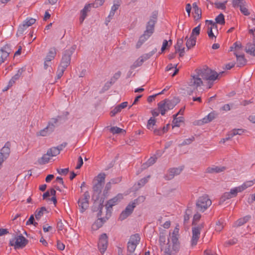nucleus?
Masks as SVG:
<instances>
[{"label": "nucleus", "mask_w": 255, "mask_h": 255, "mask_svg": "<svg viewBox=\"0 0 255 255\" xmlns=\"http://www.w3.org/2000/svg\"><path fill=\"white\" fill-rule=\"evenodd\" d=\"M51 157L50 156L48 153L47 152L46 154L43 155V156L38 159V162L40 164H45L47 163Z\"/></svg>", "instance_id": "nucleus-36"}, {"label": "nucleus", "mask_w": 255, "mask_h": 255, "mask_svg": "<svg viewBox=\"0 0 255 255\" xmlns=\"http://www.w3.org/2000/svg\"><path fill=\"white\" fill-rule=\"evenodd\" d=\"M215 118L214 113H210L207 116L203 118L201 121L198 122V124H207L211 122Z\"/></svg>", "instance_id": "nucleus-30"}, {"label": "nucleus", "mask_w": 255, "mask_h": 255, "mask_svg": "<svg viewBox=\"0 0 255 255\" xmlns=\"http://www.w3.org/2000/svg\"><path fill=\"white\" fill-rule=\"evenodd\" d=\"M216 24L223 25L225 23L224 15L223 13L219 14L215 18Z\"/></svg>", "instance_id": "nucleus-43"}, {"label": "nucleus", "mask_w": 255, "mask_h": 255, "mask_svg": "<svg viewBox=\"0 0 255 255\" xmlns=\"http://www.w3.org/2000/svg\"><path fill=\"white\" fill-rule=\"evenodd\" d=\"M177 64L173 65L172 64H169L167 66V67L166 68V71H168L171 70L173 68L175 69L173 73L172 74V77L174 76L178 73V72L179 71L178 69L177 68Z\"/></svg>", "instance_id": "nucleus-44"}, {"label": "nucleus", "mask_w": 255, "mask_h": 255, "mask_svg": "<svg viewBox=\"0 0 255 255\" xmlns=\"http://www.w3.org/2000/svg\"><path fill=\"white\" fill-rule=\"evenodd\" d=\"M27 28L28 27L26 24L23 22L22 24L19 26L17 32L20 34H22Z\"/></svg>", "instance_id": "nucleus-57"}, {"label": "nucleus", "mask_w": 255, "mask_h": 255, "mask_svg": "<svg viewBox=\"0 0 255 255\" xmlns=\"http://www.w3.org/2000/svg\"><path fill=\"white\" fill-rule=\"evenodd\" d=\"M246 1L244 0H232V5L234 7H240Z\"/></svg>", "instance_id": "nucleus-53"}, {"label": "nucleus", "mask_w": 255, "mask_h": 255, "mask_svg": "<svg viewBox=\"0 0 255 255\" xmlns=\"http://www.w3.org/2000/svg\"><path fill=\"white\" fill-rule=\"evenodd\" d=\"M47 152L50 157L56 156L60 153L59 149L56 147H52L49 148Z\"/></svg>", "instance_id": "nucleus-42"}, {"label": "nucleus", "mask_w": 255, "mask_h": 255, "mask_svg": "<svg viewBox=\"0 0 255 255\" xmlns=\"http://www.w3.org/2000/svg\"><path fill=\"white\" fill-rule=\"evenodd\" d=\"M123 198V194H118L114 198L108 200L106 203V207L107 211L111 212L113 206L117 205Z\"/></svg>", "instance_id": "nucleus-16"}, {"label": "nucleus", "mask_w": 255, "mask_h": 255, "mask_svg": "<svg viewBox=\"0 0 255 255\" xmlns=\"http://www.w3.org/2000/svg\"><path fill=\"white\" fill-rule=\"evenodd\" d=\"M201 217V215L199 213H196L194 215L193 221V225L195 226L196 225V222H197L200 220Z\"/></svg>", "instance_id": "nucleus-64"}, {"label": "nucleus", "mask_w": 255, "mask_h": 255, "mask_svg": "<svg viewBox=\"0 0 255 255\" xmlns=\"http://www.w3.org/2000/svg\"><path fill=\"white\" fill-rule=\"evenodd\" d=\"M56 55V49L55 47H52L47 53L44 59V68L47 69L51 65V61L53 60Z\"/></svg>", "instance_id": "nucleus-13"}, {"label": "nucleus", "mask_w": 255, "mask_h": 255, "mask_svg": "<svg viewBox=\"0 0 255 255\" xmlns=\"http://www.w3.org/2000/svg\"><path fill=\"white\" fill-rule=\"evenodd\" d=\"M120 5V3L118 1L117 3H114V5L112 6L110 13L106 19L107 25H108V22L110 21L111 19L114 16L115 13V11L119 8Z\"/></svg>", "instance_id": "nucleus-22"}, {"label": "nucleus", "mask_w": 255, "mask_h": 255, "mask_svg": "<svg viewBox=\"0 0 255 255\" xmlns=\"http://www.w3.org/2000/svg\"><path fill=\"white\" fill-rule=\"evenodd\" d=\"M244 132V130L242 129H234L231 131L229 134L228 137H227L225 138H223L221 140V141L223 142H225L226 141L229 140V139L231 138L233 136L236 135H241Z\"/></svg>", "instance_id": "nucleus-20"}, {"label": "nucleus", "mask_w": 255, "mask_h": 255, "mask_svg": "<svg viewBox=\"0 0 255 255\" xmlns=\"http://www.w3.org/2000/svg\"><path fill=\"white\" fill-rule=\"evenodd\" d=\"M201 77L199 75V73L197 70L196 74L191 76L188 82V86L194 90H196L198 87L202 85L203 81Z\"/></svg>", "instance_id": "nucleus-7"}, {"label": "nucleus", "mask_w": 255, "mask_h": 255, "mask_svg": "<svg viewBox=\"0 0 255 255\" xmlns=\"http://www.w3.org/2000/svg\"><path fill=\"white\" fill-rule=\"evenodd\" d=\"M154 30L146 27V30L143 34L141 35L136 44V47L139 48L153 34Z\"/></svg>", "instance_id": "nucleus-15"}, {"label": "nucleus", "mask_w": 255, "mask_h": 255, "mask_svg": "<svg viewBox=\"0 0 255 255\" xmlns=\"http://www.w3.org/2000/svg\"><path fill=\"white\" fill-rule=\"evenodd\" d=\"M10 152V143L7 142L1 149L0 154H1V156L4 157L5 159H6L9 156Z\"/></svg>", "instance_id": "nucleus-23"}, {"label": "nucleus", "mask_w": 255, "mask_h": 255, "mask_svg": "<svg viewBox=\"0 0 255 255\" xmlns=\"http://www.w3.org/2000/svg\"><path fill=\"white\" fill-rule=\"evenodd\" d=\"M183 38L178 39L176 44L174 46L175 50L178 48L184 47L183 46Z\"/></svg>", "instance_id": "nucleus-58"}, {"label": "nucleus", "mask_w": 255, "mask_h": 255, "mask_svg": "<svg viewBox=\"0 0 255 255\" xmlns=\"http://www.w3.org/2000/svg\"><path fill=\"white\" fill-rule=\"evenodd\" d=\"M46 212L47 209L45 207H42L40 208L37 209L35 212V218L37 220H39L44 214Z\"/></svg>", "instance_id": "nucleus-34"}, {"label": "nucleus", "mask_w": 255, "mask_h": 255, "mask_svg": "<svg viewBox=\"0 0 255 255\" xmlns=\"http://www.w3.org/2000/svg\"><path fill=\"white\" fill-rule=\"evenodd\" d=\"M212 204L211 200L207 195L199 198L196 202V207L198 211L204 212Z\"/></svg>", "instance_id": "nucleus-4"}, {"label": "nucleus", "mask_w": 255, "mask_h": 255, "mask_svg": "<svg viewBox=\"0 0 255 255\" xmlns=\"http://www.w3.org/2000/svg\"><path fill=\"white\" fill-rule=\"evenodd\" d=\"M123 129L117 127H112L110 128V131L113 134L119 133L122 131Z\"/></svg>", "instance_id": "nucleus-61"}, {"label": "nucleus", "mask_w": 255, "mask_h": 255, "mask_svg": "<svg viewBox=\"0 0 255 255\" xmlns=\"http://www.w3.org/2000/svg\"><path fill=\"white\" fill-rule=\"evenodd\" d=\"M104 184L96 182L93 187L94 192L95 193L99 194L101 192L103 188Z\"/></svg>", "instance_id": "nucleus-39"}, {"label": "nucleus", "mask_w": 255, "mask_h": 255, "mask_svg": "<svg viewBox=\"0 0 255 255\" xmlns=\"http://www.w3.org/2000/svg\"><path fill=\"white\" fill-rule=\"evenodd\" d=\"M183 170L182 167L170 168L166 176L167 179H171L174 176L179 174Z\"/></svg>", "instance_id": "nucleus-19"}, {"label": "nucleus", "mask_w": 255, "mask_h": 255, "mask_svg": "<svg viewBox=\"0 0 255 255\" xmlns=\"http://www.w3.org/2000/svg\"><path fill=\"white\" fill-rule=\"evenodd\" d=\"M241 12L245 15L248 16L250 14L248 8L246 7V2H245L243 4L241 5L239 7Z\"/></svg>", "instance_id": "nucleus-48"}, {"label": "nucleus", "mask_w": 255, "mask_h": 255, "mask_svg": "<svg viewBox=\"0 0 255 255\" xmlns=\"http://www.w3.org/2000/svg\"><path fill=\"white\" fill-rule=\"evenodd\" d=\"M156 52V49L154 48L151 52L142 55L133 62L132 65H131L130 69H134L140 67L142 65L144 62L149 59Z\"/></svg>", "instance_id": "nucleus-8"}, {"label": "nucleus", "mask_w": 255, "mask_h": 255, "mask_svg": "<svg viewBox=\"0 0 255 255\" xmlns=\"http://www.w3.org/2000/svg\"><path fill=\"white\" fill-rule=\"evenodd\" d=\"M137 203V199H136L134 200V201L132 203L128 204L125 210H124L120 214L119 219L122 221L129 216L133 211V209L135 207Z\"/></svg>", "instance_id": "nucleus-11"}, {"label": "nucleus", "mask_w": 255, "mask_h": 255, "mask_svg": "<svg viewBox=\"0 0 255 255\" xmlns=\"http://www.w3.org/2000/svg\"><path fill=\"white\" fill-rule=\"evenodd\" d=\"M254 184H255V180L247 181L241 186L237 187L238 191H239L240 192H241L248 187L252 186Z\"/></svg>", "instance_id": "nucleus-28"}, {"label": "nucleus", "mask_w": 255, "mask_h": 255, "mask_svg": "<svg viewBox=\"0 0 255 255\" xmlns=\"http://www.w3.org/2000/svg\"><path fill=\"white\" fill-rule=\"evenodd\" d=\"M225 169L226 167L225 166L213 165L212 166L208 167L206 169V172L209 173H218L225 171Z\"/></svg>", "instance_id": "nucleus-18"}, {"label": "nucleus", "mask_w": 255, "mask_h": 255, "mask_svg": "<svg viewBox=\"0 0 255 255\" xmlns=\"http://www.w3.org/2000/svg\"><path fill=\"white\" fill-rule=\"evenodd\" d=\"M195 139L194 136H192L190 138L185 139L181 143V145H185L190 144L192 141H193Z\"/></svg>", "instance_id": "nucleus-60"}, {"label": "nucleus", "mask_w": 255, "mask_h": 255, "mask_svg": "<svg viewBox=\"0 0 255 255\" xmlns=\"http://www.w3.org/2000/svg\"><path fill=\"white\" fill-rule=\"evenodd\" d=\"M156 120L154 117H151L148 121L146 128L147 129L152 130L154 129V126L155 125Z\"/></svg>", "instance_id": "nucleus-40"}, {"label": "nucleus", "mask_w": 255, "mask_h": 255, "mask_svg": "<svg viewBox=\"0 0 255 255\" xmlns=\"http://www.w3.org/2000/svg\"><path fill=\"white\" fill-rule=\"evenodd\" d=\"M108 245V237L106 234H102L99 239L98 244V249L101 254H103L107 250Z\"/></svg>", "instance_id": "nucleus-12"}, {"label": "nucleus", "mask_w": 255, "mask_h": 255, "mask_svg": "<svg viewBox=\"0 0 255 255\" xmlns=\"http://www.w3.org/2000/svg\"><path fill=\"white\" fill-rule=\"evenodd\" d=\"M140 240V237L139 234H136L130 236L129 240L128 243L127 255H134V252L139 244Z\"/></svg>", "instance_id": "nucleus-3"}, {"label": "nucleus", "mask_w": 255, "mask_h": 255, "mask_svg": "<svg viewBox=\"0 0 255 255\" xmlns=\"http://www.w3.org/2000/svg\"><path fill=\"white\" fill-rule=\"evenodd\" d=\"M186 40V46L188 49L194 46L196 42V37H193V36H190L189 38L188 36L185 37Z\"/></svg>", "instance_id": "nucleus-29"}, {"label": "nucleus", "mask_w": 255, "mask_h": 255, "mask_svg": "<svg viewBox=\"0 0 255 255\" xmlns=\"http://www.w3.org/2000/svg\"><path fill=\"white\" fill-rule=\"evenodd\" d=\"M105 1V0H95V2L93 3H91V6L94 7H98L102 5Z\"/></svg>", "instance_id": "nucleus-56"}, {"label": "nucleus", "mask_w": 255, "mask_h": 255, "mask_svg": "<svg viewBox=\"0 0 255 255\" xmlns=\"http://www.w3.org/2000/svg\"><path fill=\"white\" fill-rule=\"evenodd\" d=\"M193 5L195 13V18L197 20L200 19L201 17V10L197 6L195 3H193Z\"/></svg>", "instance_id": "nucleus-45"}, {"label": "nucleus", "mask_w": 255, "mask_h": 255, "mask_svg": "<svg viewBox=\"0 0 255 255\" xmlns=\"http://www.w3.org/2000/svg\"><path fill=\"white\" fill-rule=\"evenodd\" d=\"M234 54L236 57L237 64L239 67H242L246 64L247 60L244 54H239L237 52H235Z\"/></svg>", "instance_id": "nucleus-21"}, {"label": "nucleus", "mask_w": 255, "mask_h": 255, "mask_svg": "<svg viewBox=\"0 0 255 255\" xmlns=\"http://www.w3.org/2000/svg\"><path fill=\"white\" fill-rule=\"evenodd\" d=\"M72 53L73 51L72 50L69 49L65 50L62 56L60 64L58 67L66 70L70 63L71 56Z\"/></svg>", "instance_id": "nucleus-10"}, {"label": "nucleus", "mask_w": 255, "mask_h": 255, "mask_svg": "<svg viewBox=\"0 0 255 255\" xmlns=\"http://www.w3.org/2000/svg\"><path fill=\"white\" fill-rule=\"evenodd\" d=\"M156 159L157 158L155 156L151 157L145 163L143 164L142 165V168L145 169L147 167L152 165L155 162Z\"/></svg>", "instance_id": "nucleus-37"}, {"label": "nucleus", "mask_w": 255, "mask_h": 255, "mask_svg": "<svg viewBox=\"0 0 255 255\" xmlns=\"http://www.w3.org/2000/svg\"><path fill=\"white\" fill-rule=\"evenodd\" d=\"M51 132H50L49 131V129L47 128V127L43 129L40 130L38 133H37L38 135H40L42 136H47Z\"/></svg>", "instance_id": "nucleus-54"}, {"label": "nucleus", "mask_w": 255, "mask_h": 255, "mask_svg": "<svg viewBox=\"0 0 255 255\" xmlns=\"http://www.w3.org/2000/svg\"><path fill=\"white\" fill-rule=\"evenodd\" d=\"M242 46L241 43L237 41L234 43L233 45L230 47V51L235 50V52L238 53V51L242 49Z\"/></svg>", "instance_id": "nucleus-46"}, {"label": "nucleus", "mask_w": 255, "mask_h": 255, "mask_svg": "<svg viewBox=\"0 0 255 255\" xmlns=\"http://www.w3.org/2000/svg\"><path fill=\"white\" fill-rule=\"evenodd\" d=\"M204 227L203 223L197 225L192 228V238L190 241L191 246L193 247L197 245L200 237L201 231Z\"/></svg>", "instance_id": "nucleus-6"}, {"label": "nucleus", "mask_w": 255, "mask_h": 255, "mask_svg": "<svg viewBox=\"0 0 255 255\" xmlns=\"http://www.w3.org/2000/svg\"><path fill=\"white\" fill-rule=\"evenodd\" d=\"M23 72L22 69H19L17 73L11 78V79L9 80L8 84V87H10L12 86V85L17 81L21 76L22 73Z\"/></svg>", "instance_id": "nucleus-26"}, {"label": "nucleus", "mask_w": 255, "mask_h": 255, "mask_svg": "<svg viewBox=\"0 0 255 255\" xmlns=\"http://www.w3.org/2000/svg\"><path fill=\"white\" fill-rule=\"evenodd\" d=\"M173 123L174 127H179L180 126V123L183 122V117H179L178 118H177V117H173Z\"/></svg>", "instance_id": "nucleus-49"}, {"label": "nucleus", "mask_w": 255, "mask_h": 255, "mask_svg": "<svg viewBox=\"0 0 255 255\" xmlns=\"http://www.w3.org/2000/svg\"><path fill=\"white\" fill-rule=\"evenodd\" d=\"M88 196L85 194V197L79 199L78 205L81 213L84 212L89 207Z\"/></svg>", "instance_id": "nucleus-17"}, {"label": "nucleus", "mask_w": 255, "mask_h": 255, "mask_svg": "<svg viewBox=\"0 0 255 255\" xmlns=\"http://www.w3.org/2000/svg\"><path fill=\"white\" fill-rule=\"evenodd\" d=\"M227 3V1H225L224 2H221L219 1H216L214 3L216 7L218 9H226V4Z\"/></svg>", "instance_id": "nucleus-51"}, {"label": "nucleus", "mask_w": 255, "mask_h": 255, "mask_svg": "<svg viewBox=\"0 0 255 255\" xmlns=\"http://www.w3.org/2000/svg\"><path fill=\"white\" fill-rule=\"evenodd\" d=\"M26 239L22 235L16 236L9 241L10 246H13L15 249L22 248L26 245Z\"/></svg>", "instance_id": "nucleus-9"}, {"label": "nucleus", "mask_w": 255, "mask_h": 255, "mask_svg": "<svg viewBox=\"0 0 255 255\" xmlns=\"http://www.w3.org/2000/svg\"><path fill=\"white\" fill-rule=\"evenodd\" d=\"M36 20L32 18H27L23 22H24L28 27L35 22Z\"/></svg>", "instance_id": "nucleus-55"}, {"label": "nucleus", "mask_w": 255, "mask_h": 255, "mask_svg": "<svg viewBox=\"0 0 255 255\" xmlns=\"http://www.w3.org/2000/svg\"><path fill=\"white\" fill-rule=\"evenodd\" d=\"M199 73V75L202 79L209 81H214L218 79V76L221 73L218 74L216 71L211 70L209 68H204L201 69L197 70Z\"/></svg>", "instance_id": "nucleus-2"}, {"label": "nucleus", "mask_w": 255, "mask_h": 255, "mask_svg": "<svg viewBox=\"0 0 255 255\" xmlns=\"http://www.w3.org/2000/svg\"><path fill=\"white\" fill-rule=\"evenodd\" d=\"M58 122V119L56 118H52L48 122L47 126V128L49 129L50 132H52L54 131L56 125Z\"/></svg>", "instance_id": "nucleus-33"}, {"label": "nucleus", "mask_w": 255, "mask_h": 255, "mask_svg": "<svg viewBox=\"0 0 255 255\" xmlns=\"http://www.w3.org/2000/svg\"><path fill=\"white\" fill-rule=\"evenodd\" d=\"M150 176H147L146 177H144L141 179L138 182V185L139 186H143L147 182L148 179L149 178Z\"/></svg>", "instance_id": "nucleus-62"}, {"label": "nucleus", "mask_w": 255, "mask_h": 255, "mask_svg": "<svg viewBox=\"0 0 255 255\" xmlns=\"http://www.w3.org/2000/svg\"><path fill=\"white\" fill-rule=\"evenodd\" d=\"M9 53L1 49L0 50V65L4 62L6 58L8 56Z\"/></svg>", "instance_id": "nucleus-41"}, {"label": "nucleus", "mask_w": 255, "mask_h": 255, "mask_svg": "<svg viewBox=\"0 0 255 255\" xmlns=\"http://www.w3.org/2000/svg\"><path fill=\"white\" fill-rule=\"evenodd\" d=\"M157 14L156 13H153L151 16L149 20L147 23L146 26L150 29H152L154 31V25L156 21Z\"/></svg>", "instance_id": "nucleus-31"}, {"label": "nucleus", "mask_w": 255, "mask_h": 255, "mask_svg": "<svg viewBox=\"0 0 255 255\" xmlns=\"http://www.w3.org/2000/svg\"><path fill=\"white\" fill-rule=\"evenodd\" d=\"M153 130L155 135H161L165 133L167 131V129H166V130H165V127H163L162 128L153 129Z\"/></svg>", "instance_id": "nucleus-47"}, {"label": "nucleus", "mask_w": 255, "mask_h": 255, "mask_svg": "<svg viewBox=\"0 0 255 255\" xmlns=\"http://www.w3.org/2000/svg\"><path fill=\"white\" fill-rule=\"evenodd\" d=\"M206 24L207 25H208V27H212V28H217V26L215 22H214L213 20H206Z\"/></svg>", "instance_id": "nucleus-63"}, {"label": "nucleus", "mask_w": 255, "mask_h": 255, "mask_svg": "<svg viewBox=\"0 0 255 255\" xmlns=\"http://www.w3.org/2000/svg\"><path fill=\"white\" fill-rule=\"evenodd\" d=\"M65 71V69L58 67L57 71L56 79H60L63 76L64 72Z\"/></svg>", "instance_id": "nucleus-59"}, {"label": "nucleus", "mask_w": 255, "mask_h": 255, "mask_svg": "<svg viewBox=\"0 0 255 255\" xmlns=\"http://www.w3.org/2000/svg\"><path fill=\"white\" fill-rule=\"evenodd\" d=\"M176 104L172 100L165 99L158 104V108L161 115L164 116L168 110L173 109Z\"/></svg>", "instance_id": "nucleus-5"}, {"label": "nucleus", "mask_w": 255, "mask_h": 255, "mask_svg": "<svg viewBox=\"0 0 255 255\" xmlns=\"http://www.w3.org/2000/svg\"><path fill=\"white\" fill-rule=\"evenodd\" d=\"M108 218H107L106 219H105L104 218H99L92 225V230H97L101 228Z\"/></svg>", "instance_id": "nucleus-25"}, {"label": "nucleus", "mask_w": 255, "mask_h": 255, "mask_svg": "<svg viewBox=\"0 0 255 255\" xmlns=\"http://www.w3.org/2000/svg\"><path fill=\"white\" fill-rule=\"evenodd\" d=\"M251 218L250 216H246L238 219L235 223V225L237 227L241 226L247 223Z\"/></svg>", "instance_id": "nucleus-35"}, {"label": "nucleus", "mask_w": 255, "mask_h": 255, "mask_svg": "<svg viewBox=\"0 0 255 255\" xmlns=\"http://www.w3.org/2000/svg\"><path fill=\"white\" fill-rule=\"evenodd\" d=\"M246 51L247 53L255 56V41L252 43H248L246 47Z\"/></svg>", "instance_id": "nucleus-27"}, {"label": "nucleus", "mask_w": 255, "mask_h": 255, "mask_svg": "<svg viewBox=\"0 0 255 255\" xmlns=\"http://www.w3.org/2000/svg\"><path fill=\"white\" fill-rule=\"evenodd\" d=\"M179 226L176 225L171 234L169 235L166 245L162 246L163 251V255H176L180 250V244L178 241Z\"/></svg>", "instance_id": "nucleus-1"}, {"label": "nucleus", "mask_w": 255, "mask_h": 255, "mask_svg": "<svg viewBox=\"0 0 255 255\" xmlns=\"http://www.w3.org/2000/svg\"><path fill=\"white\" fill-rule=\"evenodd\" d=\"M91 4L86 5L81 10V16L80 17V21L82 23L87 16V13L89 11V8L91 7Z\"/></svg>", "instance_id": "nucleus-32"}, {"label": "nucleus", "mask_w": 255, "mask_h": 255, "mask_svg": "<svg viewBox=\"0 0 255 255\" xmlns=\"http://www.w3.org/2000/svg\"><path fill=\"white\" fill-rule=\"evenodd\" d=\"M106 174L104 173H100L95 177L94 181L97 183L104 184Z\"/></svg>", "instance_id": "nucleus-38"}, {"label": "nucleus", "mask_w": 255, "mask_h": 255, "mask_svg": "<svg viewBox=\"0 0 255 255\" xmlns=\"http://www.w3.org/2000/svg\"><path fill=\"white\" fill-rule=\"evenodd\" d=\"M172 44V40H164L161 48V52H163L168 46H170Z\"/></svg>", "instance_id": "nucleus-50"}, {"label": "nucleus", "mask_w": 255, "mask_h": 255, "mask_svg": "<svg viewBox=\"0 0 255 255\" xmlns=\"http://www.w3.org/2000/svg\"><path fill=\"white\" fill-rule=\"evenodd\" d=\"M200 25H198L193 29L190 36H193V37H196V36L200 34Z\"/></svg>", "instance_id": "nucleus-52"}, {"label": "nucleus", "mask_w": 255, "mask_h": 255, "mask_svg": "<svg viewBox=\"0 0 255 255\" xmlns=\"http://www.w3.org/2000/svg\"><path fill=\"white\" fill-rule=\"evenodd\" d=\"M239 192L237 187L232 188L229 192H225L220 198L219 204H222L226 200L235 197Z\"/></svg>", "instance_id": "nucleus-14"}, {"label": "nucleus", "mask_w": 255, "mask_h": 255, "mask_svg": "<svg viewBox=\"0 0 255 255\" xmlns=\"http://www.w3.org/2000/svg\"><path fill=\"white\" fill-rule=\"evenodd\" d=\"M128 106V102H124L118 105L111 112V116H114L117 113L120 112L122 109L125 108Z\"/></svg>", "instance_id": "nucleus-24"}]
</instances>
